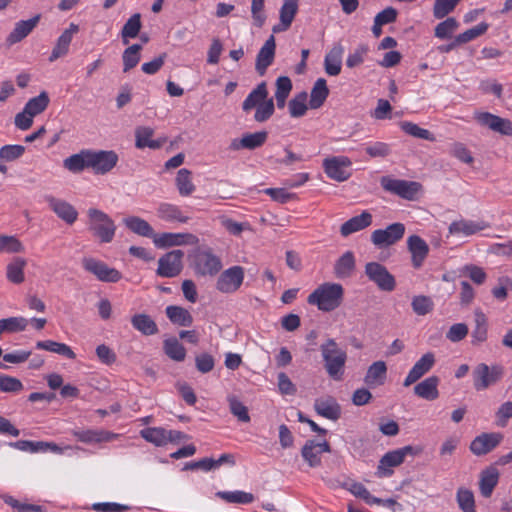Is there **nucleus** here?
<instances>
[{"mask_svg": "<svg viewBox=\"0 0 512 512\" xmlns=\"http://www.w3.org/2000/svg\"><path fill=\"white\" fill-rule=\"evenodd\" d=\"M343 297L344 288L341 284L325 282L308 296V303L316 305L321 311L330 312L341 305Z\"/></svg>", "mask_w": 512, "mask_h": 512, "instance_id": "obj_1", "label": "nucleus"}, {"mask_svg": "<svg viewBox=\"0 0 512 512\" xmlns=\"http://www.w3.org/2000/svg\"><path fill=\"white\" fill-rule=\"evenodd\" d=\"M327 374L335 381L343 379L347 353L334 339H328L320 346Z\"/></svg>", "mask_w": 512, "mask_h": 512, "instance_id": "obj_2", "label": "nucleus"}, {"mask_svg": "<svg viewBox=\"0 0 512 512\" xmlns=\"http://www.w3.org/2000/svg\"><path fill=\"white\" fill-rule=\"evenodd\" d=\"M87 217L88 229L92 235L102 243H110L116 232V225L110 216L99 209L90 208Z\"/></svg>", "mask_w": 512, "mask_h": 512, "instance_id": "obj_3", "label": "nucleus"}, {"mask_svg": "<svg viewBox=\"0 0 512 512\" xmlns=\"http://www.w3.org/2000/svg\"><path fill=\"white\" fill-rule=\"evenodd\" d=\"M423 451L420 446L407 445L387 452L379 461L377 473L381 477L391 476L393 468L401 465L407 457H415Z\"/></svg>", "mask_w": 512, "mask_h": 512, "instance_id": "obj_4", "label": "nucleus"}, {"mask_svg": "<svg viewBox=\"0 0 512 512\" xmlns=\"http://www.w3.org/2000/svg\"><path fill=\"white\" fill-rule=\"evenodd\" d=\"M193 267L197 275L212 277L222 269V262L211 248L202 247L194 253Z\"/></svg>", "mask_w": 512, "mask_h": 512, "instance_id": "obj_5", "label": "nucleus"}, {"mask_svg": "<svg viewBox=\"0 0 512 512\" xmlns=\"http://www.w3.org/2000/svg\"><path fill=\"white\" fill-rule=\"evenodd\" d=\"M502 366L495 364L488 366L485 363L478 364L472 373L473 385L477 391H483L489 386L496 384L503 376Z\"/></svg>", "mask_w": 512, "mask_h": 512, "instance_id": "obj_6", "label": "nucleus"}, {"mask_svg": "<svg viewBox=\"0 0 512 512\" xmlns=\"http://www.w3.org/2000/svg\"><path fill=\"white\" fill-rule=\"evenodd\" d=\"M380 183L384 190L407 200H414L421 190V185L418 182L393 179L388 176L382 177Z\"/></svg>", "mask_w": 512, "mask_h": 512, "instance_id": "obj_7", "label": "nucleus"}, {"mask_svg": "<svg viewBox=\"0 0 512 512\" xmlns=\"http://www.w3.org/2000/svg\"><path fill=\"white\" fill-rule=\"evenodd\" d=\"M118 163V155L112 150H89L88 168L96 174L110 172Z\"/></svg>", "mask_w": 512, "mask_h": 512, "instance_id": "obj_8", "label": "nucleus"}, {"mask_svg": "<svg viewBox=\"0 0 512 512\" xmlns=\"http://www.w3.org/2000/svg\"><path fill=\"white\" fill-rule=\"evenodd\" d=\"M404 234L405 225L396 222L388 225L384 229L374 230L371 234V242L378 248H386L401 240Z\"/></svg>", "mask_w": 512, "mask_h": 512, "instance_id": "obj_9", "label": "nucleus"}, {"mask_svg": "<svg viewBox=\"0 0 512 512\" xmlns=\"http://www.w3.org/2000/svg\"><path fill=\"white\" fill-rule=\"evenodd\" d=\"M140 435L147 442L155 446H165L168 443H178L185 435L177 430H167L162 427H148L140 431Z\"/></svg>", "mask_w": 512, "mask_h": 512, "instance_id": "obj_10", "label": "nucleus"}, {"mask_svg": "<svg viewBox=\"0 0 512 512\" xmlns=\"http://www.w3.org/2000/svg\"><path fill=\"white\" fill-rule=\"evenodd\" d=\"M351 164V160L346 156H333L324 159L323 168L330 179L343 182L351 175L348 171Z\"/></svg>", "mask_w": 512, "mask_h": 512, "instance_id": "obj_11", "label": "nucleus"}, {"mask_svg": "<svg viewBox=\"0 0 512 512\" xmlns=\"http://www.w3.org/2000/svg\"><path fill=\"white\" fill-rule=\"evenodd\" d=\"M183 256L184 252L182 250H172L160 257L157 274L168 278L177 276L182 270Z\"/></svg>", "mask_w": 512, "mask_h": 512, "instance_id": "obj_12", "label": "nucleus"}, {"mask_svg": "<svg viewBox=\"0 0 512 512\" xmlns=\"http://www.w3.org/2000/svg\"><path fill=\"white\" fill-rule=\"evenodd\" d=\"M244 280V269L241 266H233L221 273L216 288L222 293L237 291Z\"/></svg>", "mask_w": 512, "mask_h": 512, "instance_id": "obj_13", "label": "nucleus"}, {"mask_svg": "<svg viewBox=\"0 0 512 512\" xmlns=\"http://www.w3.org/2000/svg\"><path fill=\"white\" fill-rule=\"evenodd\" d=\"M82 264L85 270L95 275L100 281L115 283L121 279V273L118 270L110 268L97 259L84 258Z\"/></svg>", "mask_w": 512, "mask_h": 512, "instance_id": "obj_14", "label": "nucleus"}, {"mask_svg": "<svg viewBox=\"0 0 512 512\" xmlns=\"http://www.w3.org/2000/svg\"><path fill=\"white\" fill-rule=\"evenodd\" d=\"M367 277L381 290L392 291L395 288V279L388 270L377 262H369L365 266Z\"/></svg>", "mask_w": 512, "mask_h": 512, "instance_id": "obj_15", "label": "nucleus"}, {"mask_svg": "<svg viewBox=\"0 0 512 512\" xmlns=\"http://www.w3.org/2000/svg\"><path fill=\"white\" fill-rule=\"evenodd\" d=\"M474 118L480 125L486 126L494 132H498L506 136H512V121L509 119L501 118L489 112L482 111H476L474 113Z\"/></svg>", "mask_w": 512, "mask_h": 512, "instance_id": "obj_16", "label": "nucleus"}, {"mask_svg": "<svg viewBox=\"0 0 512 512\" xmlns=\"http://www.w3.org/2000/svg\"><path fill=\"white\" fill-rule=\"evenodd\" d=\"M199 239L191 233H161L156 234L153 243L158 248L173 246L196 245Z\"/></svg>", "mask_w": 512, "mask_h": 512, "instance_id": "obj_17", "label": "nucleus"}, {"mask_svg": "<svg viewBox=\"0 0 512 512\" xmlns=\"http://www.w3.org/2000/svg\"><path fill=\"white\" fill-rule=\"evenodd\" d=\"M502 439L503 435L498 432L482 433L473 439L470 451L476 456L485 455L496 448Z\"/></svg>", "mask_w": 512, "mask_h": 512, "instance_id": "obj_18", "label": "nucleus"}, {"mask_svg": "<svg viewBox=\"0 0 512 512\" xmlns=\"http://www.w3.org/2000/svg\"><path fill=\"white\" fill-rule=\"evenodd\" d=\"M407 249L411 254V263L415 269H419L425 262L430 248L426 241L418 235L407 238Z\"/></svg>", "mask_w": 512, "mask_h": 512, "instance_id": "obj_19", "label": "nucleus"}, {"mask_svg": "<svg viewBox=\"0 0 512 512\" xmlns=\"http://www.w3.org/2000/svg\"><path fill=\"white\" fill-rule=\"evenodd\" d=\"M435 364V355L427 352L413 365L408 372L403 385L408 387L417 382L422 376L428 373Z\"/></svg>", "mask_w": 512, "mask_h": 512, "instance_id": "obj_20", "label": "nucleus"}, {"mask_svg": "<svg viewBox=\"0 0 512 512\" xmlns=\"http://www.w3.org/2000/svg\"><path fill=\"white\" fill-rule=\"evenodd\" d=\"M50 209L67 224H73L78 217L77 210L67 201L48 195L45 197Z\"/></svg>", "mask_w": 512, "mask_h": 512, "instance_id": "obj_21", "label": "nucleus"}, {"mask_svg": "<svg viewBox=\"0 0 512 512\" xmlns=\"http://www.w3.org/2000/svg\"><path fill=\"white\" fill-rule=\"evenodd\" d=\"M489 223L481 221H473L460 219L454 221L449 226V233L456 236H471L482 230L489 228Z\"/></svg>", "mask_w": 512, "mask_h": 512, "instance_id": "obj_22", "label": "nucleus"}, {"mask_svg": "<svg viewBox=\"0 0 512 512\" xmlns=\"http://www.w3.org/2000/svg\"><path fill=\"white\" fill-rule=\"evenodd\" d=\"M268 133L259 131L254 133L243 134L241 138H235L230 143V149L238 151L241 149L253 150L261 147L267 140Z\"/></svg>", "mask_w": 512, "mask_h": 512, "instance_id": "obj_23", "label": "nucleus"}, {"mask_svg": "<svg viewBox=\"0 0 512 512\" xmlns=\"http://www.w3.org/2000/svg\"><path fill=\"white\" fill-rule=\"evenodd\" d=\"M325 452H330V446L327 441L317 443L314 440H308L303 446L301 454L309 466L316 467L320 465L321 454Z\"/></svg>", "mask_w": 512, "mask_h": 512, "instance_id": "obj_24", "label": "nucleus"}, {"mask_svg": "<svg viewBox=\"0 0 512 512\" xmlns=\"http://www.w3.org/2000/svg\"><path fill=\"white\" fill-rule=\"evenodd\" d=\"M79 32V26L75 23H70L69 27L65 29L57 39L56 45L52 50L49 60L51 62L66 55L69 51L70 43L73 36Z\"/></svg>", "mask_w": 512, "mask_h": 512, "instance_id": "obj_25", "label": "nucleus"}, {"mask_svg": "<svg viewBox=\"0 0 512 512\" xmlns=\"http://www.w3.org/2000/svg\"><path fill=\"white\" fill-rule=\"evenodd\" d=\"M297 11L298 0H284L279 12L280 23L274 25L272 31L274 33H280L288 30L295 18V15L297 14Z\"/></svg>", "mask_w": 512, "mask_h": 512, "instance_id": "obj_26", "label": "nucleus"}, {"mask_svg": "<svg viewBox=\"0 0 512 512\" xmlns=\"http://www.w3.org/2000/svg\"><path fill=\"white\" fill-rule=\"evenodd\" d=\"M276 43L271 35L261 47L256 58V70L260 75H264L267 68L272 64L275 56Z\"/></svg>", "mask_w": 512, "mask_h": 512, "instance_id": "obj_27", "label": "nucleus"}, {"mask_svg": "<svg viewBox=\"0 0 512 512\" xmlns=\"http://www.w3.org/2000/svg\"><path fill=\"white\" fill-rule=\"evenodd\" d=\"M315 411L322 417L336 421L341 416V407L332 397L318 398L314 402Z\"/></svg>", "mask_w": 512, "mask_h": 512, "instance_id": "obj_28", "label": "nucleus"}, {"mask_svg": "<svg viewBox=\"0 0 512 512\" xmlns=\"http://www.w3.org/2000/svg\"><path fill=\"white\" fill-rule=\"evenodd\" d=\"M348 490L355 496L360 497L366 501L368 504L378 503L381 504L382 507L387 509L396 510V501L393 499H385L381 500L374 496H372L369 491L365 488V486L359 482H351L348 484Z\"/></svg>", "mask_w": 512, "mask_h": 512, "instance_id": "obj_29", "label": "nucleus"}, {"mask_svg": "<svg viewBox=\"0 0 512 512\" xmlns=\"http://www.w3.org/2000/svg\"><path fill=\"white\" fill-rule=\"evenodd\" d=\"M39 19L40 16L37 15L31 19L21 20L17 22L15 24L14 29L6 39L8 45L16 44L23 40L25 37H27L32 32V30L37 26Z\"/></svg>", "mask_w": 512, "mask_h": 512, "instance_id": "obj_30", "label": "nucleus"}, {"mask_svg": "<svg viewBox=\"0 0 512 512\" xmlns=\"http://www.w3.org/2000/svg\"><path fill=\"white\" fill-rule=\"evenodd\" d=\"M344 47L337 43L333 45L330 51L326 54L324 59L325 72L330 76H337L341 72L342 56Z\"/></svg>", "mask_w": 512, "mask_h": 512, "instance_id": "obj_31", "label": "nucleus"}, {"mask_svg": "<svg viewBox=\"0 0 512 512\" xmlns=\"http://www.w3.org/2000/svg\"><path fill=\"white\" fill-rule=\"evenodd\" d=\"M439 378L437 376H430L419 382L414 387V393L427 401L436 400L439 397Z\"/></svg>", "mask_w": 512, "mask_h": 512, "instance_id": "obj_32", "label": "nucleus"}, {"mask_svg": "<svg viewBox=\"0 0 512 512\" xmlns=\"http://www.w3.org/2000/svg\"><path fill=\"white\" fill-rule=\"evenodd\" d=\"M372 224V215L368 211H363L360 215L354 216L340 228L341 235L344 237L349 236L352 233L361 231Z\"/></svg>", "mask_w": 512, "mask_h": 512, "instance_id": "obj_33", "label": "nucleus"}, {"mask_svg": "<svg viewBox=\"0 0 512 512\" xmlns=\"http://www.w3.org/2000/svg\"><path fill=\"white\" fill-rule=\"evenodd\" d=\"M386 376V363L384 361H376L368 367L364 382L368 387L375 388L384 384Z\"/></svg>", "mask_w": 512, "mask_h": 512, "instance_id": "obj_34", "label": "nucleus"}, {"mask_svg": "<svg viewBox=\"0 0 512 512\" xmlns=\"http://www.w3.org/2000/svg\"><path fill=\"white\" fill-rule=\"evenodd\" d=\"M356 267L355 256L351 251H346L334 264V274L338 279L349 278Z\"/></svg>", "mask_w": 512, "mask_h": 512, "instance_id": "obj_35", "label": "nucleus"}, {"mask_svg": "<svg viewBox=\"0 0 512 512\" xmlns=\"http://www.w3.org/2000/svg\"><path fill=\"white\" fill-rule=\"evenodd\" d=\"M154 134V130L148 126H140L135 130V145L139 149L150 148V149H158L160 148L164 140H154L152 136Z\"/></svg>", "mask_w": 512, "mask_h": 512, "instance_id": "obj_36", "label": "nucleus"}, {"mask_svg": "<svg viewBox=\"0 0 512 512\" xmlns=\"http://www.w3.org/2000/svg\"><path fill=\"white\" fill-rule=\"evenodd\" d=\"M499 480V472L494 467H489L481 472L479 487L484 497H489Z\"/></svg>", "mask_w": 512, "mask_h": 512, "instance_id": "obj_37", "label": "nucleus"}, {"mask_svg": "<svg viewBox=\"0 0 512 512\" xmlns=\"http://www.w3.org/2000/svg\"><path fill=\"white\" fill-rule=\"evenodd\" d=\"M125 226L131 230L133 233L143 236L153 238L156 234H154V230L151 225L144 219L137 216H129L124 218L123 220Z\"/></svg>", "mask_w": 512, "mask_h": 512, "instance_id": "obj_38", "label": "nucleus"}, {"mask_svg": "<svg viewBox=\"0 0 512 512\" xmlns=\"http://www.w3.org/2000/svg\"><path fill=\"white\" fill-rule=\"evenodd\" d=\"M267 96L268 91L266 83L262 82L248 94L246 99L243 101L242 109L245 112H248L251 109L256 108L257 106H259L260 104L267 100Z\"/></svg>", "mask_w": 512, "mask_h": 512, "instance_id": "obj_39", "label": "nucleus"}, {"mask_svg": "<svg viewBox=\"0 0 512 512\" xmlns=\"http://www.w3.org/2000/svg\"><path fill=\"white\" fill-rule=\"evenodd\" d=\"M175 184L179 194L184 197L190 196L196 190L192 181V173L186 168L178 170Z\"/></svg>", "mask_w": 512, "mask_h": 512, "instance_id": "obj_40", "label": "nucleus"}, {"mask_svg": "<svg viewBox=\"0 0 512 512\" xmlns=\"http://www.w3.org/2000/svg\"><path fill=\"white\" fill-rule=\"evenodd\" d=\"M328 94L329 90L327 88L326 80L323 78L317 79L310 93V107L312 109L321 107L328 97Z\"/></svg>", "mask_w": 512, "mask_h": 512, "instance_id": "obj_41", "label": "nucleus"}, {"mask_svg": "<svg viewBox=\"0 0 512 512\" xmlns=\"http://www.w3.org/2000/svg\"><path fill=\"white\" fill-rule=\"evenodd\" d=\"M157 216L164 221H178L185 223L188 217L182 214L180 208L174 204L162 203L157 208Z\"/></svg>", "mask_w": 512, "mask_h": 512, "instance_id": "obj_42", "label": "nucleus"}, {"mask_svg": "<svg viewBox=\"0 0 512 512\" xmlns=\"http://www.w3.org/2000/svg\"><path fill=\"white\" fill-rule=\"evenodd\" d=\"M166 315L172 323L179 326L187 327L193 322V317L189 311L180 306L170 305L166 307Z\"/></svg>", "mask_w": 512, "mask_h": 512, "instance_id": "obj_43", "label": "nucleus"}, {"mask_svg": "<svg viewBox=\"0 0 512 512\" xmlns=\"http://www.w3.org/2000/svg\"><path fill=\"white\" fill-rule=\"evenodd\" d=\"M36 348L62 355L68 359H75L76 357V354L70 346L65 343H59L52 340L38 341L36 343Z\"/></svg>", "mask_w": 512, "mask_h": 512, "instance_id": "obj_44", "label": "nucleus"}, {"mask_svg": "<svg viewBox=\"0 0 512 512\" xmlns=\"http://www.w3.org/2000/svg\"><path fill=\"white\" fill-rule=\"evenodd\" d=\"M63 165L73 173H78L88 168V149L69 156L63 161Z\"/></svg>", "mask_w": 512, "mask_h": 512, "instance_id": "obj_45", "label": "nucleus"}, {"mask_svg": "<svg viewBox=\"0 0 512 512\" xmlns=\"http://www.w3.org/2000/svg\"><path fill=\"white\" fill-rule=\"evenodd\" d=\"M132 326L144 335H154L158 328L156 323L146 314H136L131 319Z\"/></svg>", "mask_w": 512, "mask_h": 512, "instance_id": "obj_46", "label": "nucleus"}, {"mask_svg": "<svg viewBox=\"0 0 512 512\" xmlns=\"http://www.w3.org/2000/svg\"><path fill=\"white\" fill-rule=\"evenodd\" d=\"M26 260L20 257L14 258L7 266V279L15 284H20L24 281V267Z\"/></svg>", "mask_w": 512, "mask_h": 512, "instance_id": "obj_47", "label": "nucleus"}, {"mask_svg": "<svg viewBox=\"0 0 512 512\" xmlns=\"http://www.w3.org/2000/svg\"><path fill=\"white\" fill-rule=\"evenodd\" d=\"M163 349L165 354L174 361L181 362L186 357V349L176 338L166 339Z\"/></svg>", "mask_w": 512, "mask_h": 512, "instance_id": "obj_48", "label": "nucleus"}, {"mask_svg": "<svg viewBox=\"0 0 512 512\" xmlns=\"http://www.w3.org/2000/svg\"><path fill=\"white\" fill-rule=\"evenodd\" d=\"M292 90L291 80L286 76H281L276 80V92L275 99L278 108H283L286 103V99Z\"/></svg>", "mask_w": 512, "mask_h": 512, "instance_id": "obj_49", "label": "nucleus"}, {"mask_svg": "<svg viewBox=\"0 0 512 512\" xmlns=\"http://www.w3.org/2000/svg\"><path fill=\"white\" fill-rule=\"evenodd\" d=\"M217 496L228 503L248 504L254 501V495L241 490L218 492Z\"/></svg>", "mask_w": 512, "mask_h": 512, "instance_id": "obj_50", "label": "nucleus"}, {"mask_svg": "<svg viewBox=\"0 0 512 512\" xmlns=\"http://www.w3.org/2000/svg\"><path fill=\"white\" fill-rule=\"evenodd\" d=\"M49 96L43 91L38 96L31 98L24 106L26 112L31 113L34 117L41 114L49 104Z\"/></svg>", "mask_w": 512, "mask_h": 512, "instance_id": "obj_51", "label": "nucleus"}, {"mask_svg": "<svg viewBox=\"0 0 512 512\" xmlns=\"http://www.w3.org/2000/svg\"><path fill=\"white\" fill-rule=\"evenodd\" d=\"M142 46L140 44H133L128 47L123 53V71L127 72L134 68L140 61V51Z\"/></svg>", "mask_w": 512, "mask_h": 512, "instance_id": "obj_52", "label": "nucleus"}, {"mask_svg": "<svg viewBox=\"0 0 512 512\" xmlns=\"http://www.w3.org/2000/svg\"><path fill=\"white\" fill-rule=\"evenodd\" d=\"M141 29V16L139 13L132 15L122 28V38L127 43L128 38H135Z\"/></svg>", "mask_w": 512, "mask_h": 512, "instance_id": "obj_53", "label": "nucleus"}, {"mask_svg": "<svg viewBox=\"0 0 512 512\" xmlns=\"http://www.w3.org/2000/svg\"><path fill=\"white\" fill-rule=\"evenodd\" d=\"M400 127L405 133L415 138L424 139L428 141L435 140L433 134L429 130L421 128L413 122L403 121L400 123Z\"/></svg>", "mask_w": 512, "mask_h": 512, "instance_id": "obj_54", "label": "nucleus"}, {"mask_svg": "<svg viewBox=\"0 0 512 512\" xmlns=\"http://www.w3.org/2000/svg\"><path fill=\"white\" fill-rule=\"evenodd\" d=\"M227 401L229 403L230 412L235 417H237L239 421L245 423L250 421V416L247 407L241 401H239L236 396H228Z\"/></svg>", "mask_w": 512, "mask_h": 512, "instance_id": "obj_55", "label": "nucleus"}, {"mask_svg": "<svg viewBox=\"0 0 512 512\" xmlns=\"http://www.w3.org/2000/svg\"><path fill=\"white\" fill-rule=\"evenodd\" d=\"M289 113L292 117H301L303 116L308 107H307V94L305 92L299 93L289 102Z\"/></svg>", "mask_w": 512, "mask_h": 512, "instance_id": "obj_56", "label": "nucleus"}, {"mask_svg": "<svg viewBox=\"0 0 512 512\" xmlns=\"http://www.w3.org/2000/svg\"><path fill=\"white\" fill-rule=\"evenodd\" d=\"M28 324L27 319L23 317H11L0 320V335L6 331L16 332L26 329Z\"/></svg>", "mask_w": 512, "mask_h": 512, "instance_id": "obj_57", "label": "nucleus"}, {"mask_svg": "<svg viewBox=\"0 0 512 512\" xmlns=\"http://www.w3.org/2000/svg\"><path fill=\"white\" fill-rule=\"evenodd\" d=\"M459 23L454 18H447L440 22L435 28V36L440 39H446L458 29Z\"/></svg>", "mask_w": 512, "mask_h": 512, "instance_id": "obj_58", "label": "nucleus"}, {"mask_svg": "<svg viewBox=\"0 0 512 512\" xmlns=\"http://www.w3.org/2000/svg\"><path fill=\"white\" fill-rule=\"evenodd\" d=\"M411 306L417 315L424 316L432 311L434 303L431 298L419 295L412 299Z\"/></svg>", "mask_w": 512, "mask_h": 512, "instance_id": "obj_59", "label": "nucleus"}, {"mask_svg": "<svg viewBox=\"0 0 512 512\" xmlns=\"http://www.w3.org/2000/svg\"><path fill=\"white\" fill-rule=\"evenodd\" d=\"M369 48L365 44L358 45L352 52L349 53L346 59V65L349 68H354L359 65H361L367 54H368Z\"/></svg>", "mask_w": 512, "mask_h": 512, "instance_id": "obj_60", "label": "nucleus"}, {"mask_svg": "<svg viewBox=\"0 0 512 512\" xmlns=\"http://www.w3.org/2000/svg\"><path fill=\"white\" fill-rule=\"evenodd\" d=\"M488 29V24L486 23H480L465 32L459 34L456 36V43L464 44L467 42H470L477 37L483 35Z\"/></svg>", "mask_w": 512, "mask_h": 512, "instance_id": "obj_61", "label": "nucleus"}, {"mask_svg": "<svg viewBox=\"0 0 512 512\" xmlns=\"http://www.w3.org/2000/svg\"><path fill=\"white\" fill-rule=\"evenodd\" d=\"M460 0H436L433 7L434 17L442 19L452 12Z\"/></svg>", "mask_w": 512, "mask_h": 512, "instance_id": "obj_62", "label": "nucleus"}, {"mask_svg": "<svg viewBox=\"0 0 512 512\" xmlns=\"http://www.w3.org/2000/svg\"><path fill=\"white\" fill-rule=\"evenodd\" d=\"M25 152L22 145H5L0 148V159L6 162L20 158Z\"/></svg>", "mask_w": 512, "mask_h": 512, "instance_id": "obj_63", "label": "nucleus"}, {"mask_svg": "<svg viewBox=\"0 0 512 512\" xmlns=\"http://www.w3.org/2000/svg\"><path fill=\"white\" fill-rule=\"evenodd\" d=\"M496 425L505 427L510 418H512V401L504 402L495 413Z\"/></svg>", "mask_w": 512, "mask_h": 512, "instance_id": "obj_64", "label": "nucleus"}]
</instances>
